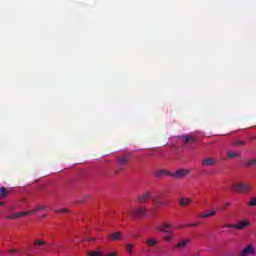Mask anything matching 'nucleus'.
Listing matches in <instances>:
<instances>
[{
  "label": "nucleus",
  "mask_w": 256,
  "mask_h": 256,
  "mask_svg": "<svg viewBox=\"0 0 256 256\" xmlns=\"http://www.w3.org/2000/svg\"><path fill=\"white\" fill-rule=\"evenodd\" d=\"M55 212L56 213H69V210L66 208H63V209H56Z\"/></svg>",
  "instance_id": "nucleus-29"
},
{
  "label": "nucleus",
  "mask_w": 256,
  "mask_h": 256,
  "mask_svg": "<svg viewBox=\"0 0 256 256\" xmlns=\"http://www.w3.org/2000/svg\"><path fill=\"white\" fill-rule=\"evenodd\" d=\"M130 215H133V217L138 218L147 217V208L143 206L132 208V210L130 211Z\"/></svg>",
  "instance_id": "nucleus-4"
},
{
  "label": "nucleus",
  "mask_w": 256,
  "mask_h": 256,
  "mask_svg": "<svg viewBox=\"0 0 256 256\" xmlns=\"http://www.w3.org/2000/svg\"><path fill=\"white\" fill-rule=\"evenodd\" d=\"M233 147H245L246 143L243 140H235L232 143Z\"/></svg>",
  "instance_id": "nucleus-20"
},
{
  "label": "nucleus",
  "mask_w": 256,
  "mask_h": 256,
  "mask_svg": "<svg viewBox=\"0 0 256 256\" xmlns=\"http://www.w3.org/2000/svg\"><path fill=\"white\" fill-rule=\"evenodd\" d=\"M217 215V210L212 208L202 214L199 215L200 219H209L211 217H215Z\"/></svg>",
  "instance_id": "nucleus-9"
},
{
  "label": "nucleus",
  "mask_w": 256,
  "mask_h": 256,
  "mask_svg": "<svg viewBox=\"0 0 256 256\" xmlns=\"http://www.w3.org/2000/svg\"><path fill=\"white\" fill-rule=\"evenodd\" d=\"M231 206V203H229V202H226V203H224V209H227V207H230Z\"/></svg>",
  "instance_id": "nucleus-31"
},
{
  "label": "nucleus",
  "mask_w": 256,
  "mask_h": 256,
  "mask_svg": "<svg viewBox=\"0 0 256 256\" xmlns=\"http://www.w3.org/2000/svg\"><path fill=\"white\" fill-rule=\"evenodd\" d=\"M252 139H255V136H253Z\"/></svg>",
  "instance_id": "nucleus-37"
},
{
  "label": "nucleus",
  "mask_w": 256,
  "mask_h": 256,
  "mask_svg": "<svg viewBox=\"0 0 256 256\" xmlns=\"http://www.w3.org/2000/svg\"><path fill=\"white\" fill-rule=\"evenodd\" d=\"M255 247L253 245L246 246L241 252L240 256H249V255H255Z\"/></svg>",
  "instance_id": "nucleus-7"
},
{
  "label": "nucleus",
  "mask_w": 256,
  "mask_h": 256,
  "mask_svg": "<svg viewBox=\"0 0 256 256\" xmlns=\"http://www.w3.org/2000/svg\"><path fill=\"white\" fill-rule=\"evenodd\" d=\"M235 157H239V153H235V152H228L227 153V159H233Z\"/></svg>",
  "instance_id": "nucleus-23"
},
{
  "label": "nucleus",
  "mask_w": 256,
  "mask_h": 256,
  "mask_svg": "<svg viewBox=\"0 0 256 256\" xmlns=\"http://www.w3.org/2000/svg\"><path fill=\"white\" fill-rule=\"evenodd\" d=\"M45 209H47V206L40 205V206H37L35 209L30 210V211H31V213H37V211H45Z\"/></svg>",
  "instance_id": "nucleus-22"
},
{
  "label": "nucleus",
  "mask_w": 256,
  "mask_h": 256,
  "mask_svg": "<svg viewBox=\"0 0 256 256\" xmlns=\"http://www.w3.org/2000/svg\"><path fill=\"white\" fill-rule=\"evenodd\" d=\"M137 199H138V203L143 205V204L147 203V201H149V199H153V192L146 191L143 194L138 195Z\"/></svg>",
  "instance_id": "nucleus-5"
},
{
  "label": "nucleus",
  "mask_w": 256,
  "mask_h": 256,
  "mask_svg": "<svg viewBox=\"0 0 256 256\" xmlns=\"http://www.w3.org/2000/svg\"><path fill=\"white\" fill-rule=\"evenodd\" d=\"M187 175H189V170L180 169L175 172H171L170 177L172 179H183V177H187Z\"/></svg>",
  "instance_id": "nucleus-6"
},
{
  "label": "nucleus",
  "mask_w": 256,
  "mask_h": 256,
  "mask_svg": "<svg viewBox=\"0 0 256 256\" xmlns=\"http://www.w3.org/2000/svg\"><path fill=\"white\" fill-rule=\"evenodd\" d=\"M126 251L129 254L133 253V244H127L126 245Z\"/></svg>",
  "instance_id": "nucleus-25"
},
{
  "label": "nucleus",
  "mask_w": 256,
  "mask_h": 256,
  "mask_svg": "<svg viewBox=\"0 0 256 256\" xmlns=\"http://www.w3.org/2000/svg\"><path fill=\"white\" fill-rule=\"evenodd\" d=\"M108 256H117V253L111 252V253L108 254Z\"/></svg>",
  "instance_id": "nucleus-32"
},
{
  "label": "nucleus",
  "mask_w": 256,
  "mask_h": 256,
  "mask_svg": "<svg viewBox=\"0 0 256 256\" xmlns=\"http://www.w3.org/2000/svg\"><path fill=\"white\" fill-rule=\"evenodd\" d=\"M144 243L147 247H155L157 245V239L155 238H147L144 240Z\"/></svg>",
  "instance_id": "nucleus-15"
},
{
  "label": "nucleus",
  "mask_w": 256,
  "mask_h": 256,
  "mask_svg": "<svg viewBox=\"0 0 256 256\" xmlns=\"http://www.w3.org/2000/svg\"><path fill=\"white\" fill-rule=\"evenodd\" d=\"M109 241H119L120 239H123V234L121 232H114L108 235Z\"/></svg>",
  "instance_id": "nucleus-10"
},
{
  "label": "nucleus",
  "mask_w": 256,
  "mask_h": 256,
  "mask_svg": "<svg viewBox=\"0 0 256 256\" xmlns=\"http://www.w3.org/2000/svg\"><path fill=\"white\" fill-rule=\"evenodd\" d=\"M245 167H256V158L248 159L244 162Z\"/></svg>",
  "instance_id": "nucleus-17"
},
{
  "label": "nucleus",
  "mask_w": 256,
  "mask_h": 256,
  "mask_svg": "<svg viewBox=\"0 0 256 256\" xmlns=\"http://www.w3.org/2000/svg\"><path fill=\"white\" fill-rule=\"evenodd\" d=\"M217 160L213 157H207L202 160V167H214L216 165Z\"/></svg>",
  "instance_id": "nucleus-8"
},
{
  "label": "nucleus",
  "mask_w": 256,
  "mask_h": 256,
  "mask_svg": "<svg viewBox=\"0 0 256 256\" xmlns=\"http://www.w3.org/2000/svg\"><path fill=\"white\" fill-rule=\"evenodd\" d=\"M179 205H181V207H189V205H191V199L190 198L181 197L179 199Z\"/></svg>",
  "instance_id": "nucleus-16"
},
{
  "label": "nucleus",
  "mask_w": 256,
  "mask_h": 256,
  "mask_svg": "<svg viewBox=\"0 0 256 256\" xmlns=\"http://www.w3.org/2000/svg\"><path fill=\"white\" fill-rule=\"evenodd\" d=\"M47 217V214L42 215V219H45Z\"/></svg>",
  "instance_id": "nucleus-35"
},
{
  "label": "nucleus",
  "mask_w": 256,
  "mask_h": 256,
  "mask_svg": "<svg viewBox=\"0 0 256 256\" xmlns=\"http://www.w3.org/2000/svg\"><path fill=\"white\" fill-rule=\"evenodd\" d=\"M157 231H160L161 233H164L163 240L167 241L168 243H171L173 239H175V235L173 234V231L171 230V225L167 223H163L160 226H157Z\"/></svg>",
  "instance_id": "nucleus-1"
},
{
  "label": "nucleus",
  "mask_w": 256,
  "mask_h": 256,
  "mask_svg": "<svg viewBox=\"0 0 256 256\" xmlns=\"http://www.w3.org/2000/svg\"><path fill=\"white\" fill-rule=\"evenodd\" d=\"M189 243V239H184L180 241L178 244H176L177 249H184V247H187V244Z\"/></svg>",
  "instance_id": "nucleus-19"
},
{
  "label": "nucleus",
  "mask_w": 256,
  "mask_h": 256,
  "mask_svg": "<svg viewBox=\"0 0 256 256\" xmlns=\"http://www.w3.org/2000/svg\"><path fill=\"white\" fill-rule=\"evenodd\" d=\"M179 139H182L184 143H195V137L189 135L178 136Z\"/></svg>",
  "instance_id": "nucleus-14"
},
{
  "label": "nucleus",
  "mask_w": 256,
  "mask_h": 256,
  "mask_svg": "<svg viewBox=\"0 0 256 256\" xmlns=\"http://www.w3.org/2000/svg\"><path fill=\"white\" fill-rule=\"evenodd\" d=\"M249 225H251V222L246 219H242L236 224H226L224 227L227 229H238V231H243V229L249 227Z\"/></svg>",
  "instance_id": "nucleus-3"
},
{
  "label": "nucleus",
  "mask_w": 256,
  "mask_h": 256,
  "mask_svg": "<svg viewBox=\"0 0 256 256\" xmlns=\"http://www.w3.org/2000/svg\"><path fill=\"white\" fill-rule=\"evenodd\" d=\"M10 253H15V250H11Z\"/></svg>",
  "instance_id": "nucleus-36"
},
{
  "label": "nucleus",
  "mask_w": 256,
  "mask_h": 256,
  "mask_svg": "<svg viewBox=\"0 0 256 256\" xmlns=\"http://www.w3.org/2000/svg\"><path fill=\"white\" fill-rule=\"evenodd\" d=\"M155 177L159 179L160 177H163V175H167L168 177H171V171L169 170H158L154 173Z\"/></svg>",
  "instance_id": "nucleus-13"
},
{
  "label": "nucleus",
  "mask_w": 256,
  "mask_h": 256,
  "mask_svg": "<svg viewBox=\"0 0 256 256\" xmlns=\"http://www.w3.org/2000/svg\"><path fill=\"white\" fill-rule=\"evenodd\" d=\"M27 215H31V210L24 211V212H18L15 214L16 219H19V217H25Z\"/></svg>",
  "instance_id": "nucleus-21"
},
{
  "label": "nucleus",
  "mask_w": 256,
  "mask_h": 256,
  "mask_svg": "<svg viewBox=\"0 0 256 256\" xmlns=\"http://www.w3.org/2000/svg\"><path fill=\"white\" fill-rule=\"evenodd\" d=\"M6 219H17L15 214L6 216Z\"/></svg>",
  "instance_id": "nucleus-30"
},
{
  "label": "nucleus",
  "mask_w": 256,
  "mask_h": 256,
  "mask_svg": "<svg viewBox=\"0 0 256 256\" xmlns=\"http://www.w3.org/2000/svg\"><path fill=\"white\" fill-rule=\"evenodd\" d=\"M115 175H119V170H115Z\"/></svg>",
  "instance_id": "nucleus-34"
},
{
  "label": "nucleus",
  "mask_w": 256,
  "mask_h": 256,
  "mask_svg": "<svg viewBox=\"0 0 256 256\" xmlns=\"http://www.w3.org/2000/svg\"><path fill=\"white\" fill-rule=\"evenodd\" d=\"M9 193H11V188L0 187V199H7Z\"/></svg>",
  "instance_id": "nucleus-12"
},
{
  "label": "nucleus",
  "mask_w": 256,
  "mask_h": 256,
  "mask_svg": "<svg viewBox=\"0 0 256 256\" xmlns=\"http://www.w3.org/2000/svg\"><path fill=\"white\" fill-rule=\"evenodd\" d=\"M127 163H129V158L127 156L117 157V165H120V167H124Z\"/></svg>",
  "instance_id": "nucleus-11"
},
{
  "label": "nucleus",
  "mask_w": 256,
  "mask_h": 256,
  "mask_svg": "<svg viewBox=\"0 0 256 256\" xmlns=\"http://www.w3.org/2000/svg\"><path fill=\"white\" fill-rule=\"evenodd\" d=\"M153 205H157L158 207H163L165 205L163 202H161V199L159 197H153L151 198Z\"/></svg>",
  "instance_id": "nucleus-18"
},
{
  "label": "nucleus",
  "mask_w": 256,
  "mask_h": 256,
  "mask_svg": "<svg viewBox=\"0 0 256 256\" xmlns=\"http://www.w3.org/2000/svg\"><path fill=\"white\" fill-rule=\"evenodd\" d=\"M3 205H5V202L0 201V207H3Z\"/></svg>",
  "instance_id": "nucleus-33"
},
{
  "label": "nucleus",
  "mask_w": 256,
  "mask_h": 256,
  "mask_svg": "<svg viewBox=\"0 0 256 256\" xmlns=\"http://www.w3.org/2000/svg\"><path fill=\"white\" fill-rule=\"evenodd\" d=\"M88 256H103V253H101L100 251H90L88 253Z\"/></svg>",
  "instance_id": "nucleus-24"
},
{
  "label": "nucleus",
  "mask_w": 256,
  "mask_h": 256,
  "mask_svg": "<svg viewBox=\"0 0 256 256\" xmlns=\"http://www.w3.org/2000/svg\"><path fill=\"white\" fill-rule=\"evenodd\" d=\"M34 245H35L36 247H39L40 245H46V243H45V241H43V240H37V241L34 243Z\"/></svg>",
  "instance_id": "nucleus-27"
},
{
  "label": "nucleus",
  "mask_w": 256,
  "mask_h": 256,
  "mask_svg": "<svg viewBox=\"0 0 256 256\" xmlns=\"http://www.w3.org/2000/svg\"><path fill=\"white\" fill-rule=\"evenodd\" d=\"M197 223H190L181 227H177L176 229H183V227H197Z\"/></svg>",
  "instance_id": "nucleus-26"
},
{
  "label": "nucleus",
  "mask_w": 256,
  "mask_h": 256,
  "mask_svg": "<svg viewBox=\"0 0 256 256\" xmlns=\"http://www.w3.org/2000/svg\"><path fill=\"white\" fill-rule=\"evenodd\" d=\"M232 189H234V191H237V193H249V191H251V184L237 182L232 184Z\"/></svg>",
  "instance_id": "nucleus-2"
},
{
  "label": "nucleus",
  "mask_w": 256,
  "mask_h": 256,
  "mask_svg": "<svg viewBox=\"0 0 256 256\" xmlns=\"http://www.w3.org/2000/svg\"><path fill=\"white\" fill-rule=\"evenodd\" d=\"M249 207H255L256 205V198H252L250 202L248 203Z\"/></svg>",
  "instance_id": "nucleus-28"
}]
</instances>
